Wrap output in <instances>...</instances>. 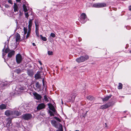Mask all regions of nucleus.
<instances>
[{"label": "nucleus", "instance_id": "obj_1", "mask_svg": "<svg viewBox=\"0 0 131 131\" xmlns=\"http://www.w3.org/2000/svg\"><path fill=\"white\" fill-rule=\"evenodd\" d=\"M89 56L87 55L85 56H81L76 59V61L78 63H81L85 61L86 60L88 59Z\"/></svg>", "mask_w": 131, "mask_h": 131}, {"label": "nucleus", "instance_id": "obj_2", "mask_svg": "<svg viewBox=\"0 0 131 131\" xmlns=\"http://www.w3.org/2000/svg\"><path fill=\"white\" fill-rule=\"evenodd\" d=\"M21 118L25 120H28L31 118L32 116L29 113H26L23 115L21 116Z\"/></svg>", "mask_w": 131, "mask_h": 131}, {"label": "nucleus", "instance_id": "obj_3", "mask_svg": "<svg viewBox=\"0 0 131 131\" xmlns=\"http://www.w3.org/2000/svg\"><path fill=\"white\" fill-rule=\"evenodd\" d=\"M106 6V4L104 3H96L94 4L93 5V7L95 8H101L105 7Z\"/></svg>", "mask_w": 131, "mask_h": 131}, {"label": "nucleus", "instance_id": "obj_4", "mask_svg": "<svg viewBox=\"0 0 131 131\" xmlns=\"http://www.w3.org/2000/svg\"><path fill=\"white\" fill-rule=\"evenodd\" d=\"M87 16L84 13H82L80 17V22L82 23H85L86 21V18Z\"/></svg>", "mask_w": 131, "mask_h": 131}, {"label": "nucleus", "instance_id": "obj_5", "mask_svg": "<svg viewBox=\"0 0 131 131\" xmlns=\"http://www.w3.org/2000/svg\"><path fill=\"white\" fill-rule=\"evenodd\" d=\"M16 60L18 64H19L21 62L22 60V57L20 54H17L16 55Z\"/></svg>", "mask_w": 131, "mask_h": 131}, {"label": "nucleus", "instance_id": "obj_6", "mask_svg": "<svg viewBox=\"0 0 131 131\" xmlns=\"http://www.w3.org/2000/svg\"><path fill=\"white\" fill-rule=\"evenodd\" d=\"M51 124L52 126L56 128H58V125L60 124L57 123V122L55 120H51Z\"/></svg>", "mask_w": 131, "mask_h": 131}, {"label": "nucleus", "instance_id": "obj_7", "mask_svg": "<svg viewBox=\"0 0 131 131\" xmlns=\"http://www.w3.org/2000/svg\"><path fill=\"white\" fill-rule=\"evenodd\" d=\"M33 95L35 96V98L38 100H39L41 99V96L40 95L38 94L36 92H35L33 93Z\"/></svg>", "mask_w": 131, "mask_h": 131}, {"label": "nucleus", "instance_id": "obj_8", "mask_svg": "<svg viewBox=\"0 0 131 131\" xmlns=\"http://www.w3.org/2000/svg\"><path fill=\"white\" fill-rule=\"evenodd\" d=\"M45 105L44 104L41 103L39 104L37 106V108L38 110H41L43 109L45 107Z\"/></svg>", "mask_w": 131, "mask_h": 131}, {"label": "nucleus", "instance_id": "obj_9", "mask_svg": "<svg viewBox=\"0 0 131 131\" xmlns=\"http://www.w3.org/2000/svg\"><path fill=\"white\" fill-rule=\"evenodd\" d=\"M27 73L28 75L31 77L33 76L34 74V73L32 70L29 69H27Z\"/></svg>", "mask_w": 131, "mask_h": 131}, {"label": "nucleus", "instance_id": "obj_10", "mask_svg": "<svg viewBox=\"0 0 131 131\" xmlns=\"http://www.w3.org/2000/svg\"><path fill=\"white\" fill-rule=\"evenodd\" d=\"M12 115L18 116L21 115V113L18 111L13 110L12 111Z\"/></svg>", "mask_w": 131, "mask_h": 131}, {"label": "nucleus", "instance_id": "obj_11", "mask_svg": "<svg viewBox=\"0 0 131 131\" xmlns=\"http://www.w3.org/2000/svg\"><path fill=\"white\" fill-rule=\"evenodd\" d=\"M15 53V51L13 50L10 51L8 54V57L9 58H12L13 56H14Z\"/></svg>", "mask_w": 131, "mask_h": 131}, {"label": "nucleus", "instance_id": "obj_12", "mask_svg": "<svg viewBox=\"0 0 131 131\" xmlns=\"http://www.w3.org/2000/svg\"><path fill=\"white\" fill-rule=\"evenodd\" d=\"M112 96V95H110L109 96H107L104 98H102V101L104 102L107 101Z\"/></svg>", "mask_w": 131, "mask_h": 131}, {"label": "nucleus", "instance_id": "obj_13", "mask_svg": "<svg viewBox=\"0 0 131 131\" xmlns=\"http://www.w3.org/2000/svg\"><path fill=\"white\" fill-rule=\"evenodd\" d=\"M110 106V105L108 103H106L105 105L101 106L100 108L102 109H105L109 107Z\"/></svg>", "mask_w": 131, "mask_h": 131}, {"label": "nucleus", "instance_id": "obj_14", "mask_svg": "<svg viewBox=\"0 0 131 131\" xmlns=\"http://www.w3.org/2000/svg\"><path fill=\"white\" fill-rule=\"evenodd\" d=\"M20 35L17 33L16 36V42H19L20 41Z\"/></svg>", "mask_w": 131, "mask_h": 131}, {"label": "nucleus", "instance_id": "obj_15", "mask_svg": "<svg viewBox=\"0 0 131 131\" xmlns=\"http://www.w3.org/2000/svg\"><path fill=\"white\" fill-rule=\"evenodd\" d=\"M12 111L9 110H7L5 112V115L7 116L12 115Z\"/></svg>", "mask_w": 131, "mask_h": 131}, {"label": "nucleus", "instance_id": "obj_16", "mask_svg": "<svg viewBox=\"0 0 131 131\" xmlns=\"http://www.w3.org/2000/svg\"><path fill=\"white\" fill-rule=\"evenodd\" d=\"M49 109L52 111L53 113H55L56 110L54 106L51 104H48Z\"/></svg>", "mask_w": 131, "mask_h": 131}, {"label": "nucleus", "instance_id": "obj_17", "mask_svg": "<svg viewBox=\"0 0 131 131\" xmlns=\"http://www.w3.org/2000/svg\"><path fill=\"white\" fill-rule=\"evenodd\" d=\"M14 11L15 12H17L19 9L18 6L17 4L15 3H14Z\"/></svg>", "mask_w": 131, "mask_h": 131}, {"label": "nucleus", "instance_id": "obj_18", "mask_svg": "<svg viewBox=\"0 0 131 131\" xmlns=\"http://www.w3.org/2000/svg\"><path fill=\"white\" fill-rule=\"evenodd\" d=\"M40 73V72H38L35 74V77L36 79H38L40 78L41 75Z\"/></svg>", "mask_w": 131, "mask_h": 131}, {"label": "nucleus", "instance_id": "obj_19", "mask_svg": "<svg viewBox=\"0 0 131 131\" xmlns=\"http://www.w3.org/2000/svg\"><path fill=\"white\" fill-rule=\"evenodd\" d=\"M33 20V18L32 19H29L28 22L29 24L28 25V28H30V27H31L32 24V21Z\"/></svg>", "mask_w": 131, "mask_h": 131}, {"label": "nucleus", "instance_id": "obj_20", "mask_svg": "<svg viewBox=\"0 0 131 131\" xmlns=\"http://www.w3.org/2000/svg\"><path fill=\"white\" fill-rule=\"evenodd\" d=\"M36 88L34 89L35 90H37L38 89H40L41 87L40 85L39 82H37L36 84Z\"/></svg>", "mask_w": 131, "mask_h": 131}, {"label": "nucleus", "instance_id": "obj_21", "mask_svg": "<svg viewBox=\"0 0 131 131\" xmlns=\"http://www.w3.org/2000/svg\"><path fill=\"white\" fill-rule=\"evenodd\" d=\"M58 130H57L56 131H63V128L62 127V125L61 124H59V125H58Z\"/></svg>", "mask_w": 131, "mask_h": 131}, {"label": "nucleus", "instance_id": "obj_22", "mask_svg": "<svg viewBox=\"0 0 131 131\" xmlns=\"http://www.w3.org/2000/svg\"><path fill=\"white\" fill-rule=\"evenodd\" d=\"M6 105L4 104H2L0 105V109L1 110L6 109Z\"/></svg>", "mask_w": 131, "mask_h": 131}, {"label": "nucleus", "instance_id": "obj_23", "mask_svg": "<svg viewBox=\"0 0 131 131\" xmlns=\"http://www.w3.org/2000/svg\"><path fill=\"white\" fill-rule=\"evenodd\" d=\"M13 118L14 117H11L7 119V120H8V121L7 124V125H8L9 126L10 125V124L12 122V120Z\"/></svg>", "mask_w": 131, "mask_h": 131}, {"label": "nucleus", "instance_id": "obj_24", "mask_svg": "<svg viewBox=\"0 0 131 131\" xmlns=\"http://www.w3.org/2000/svg\"><path fill=\"white\" fill-rule=\"evenodd\" d=\"M87 99L91 101H93L94 100V98L92 96H89L87 97Z\"/></svg>", "mask_w": 131, "mask_h": 131}, {"label": "nucleus", "instance_id": "obj_25", "mask_svg": "<svg viewBox=\"0 0 131 131\" xmlns=\"http://www.w3.org/2000/svg\"><path fill=\"white\" fill-rule=\"evenodd\" d=\"M76 95L77 94L75 93H72L71 95V99L72 100H74Z\"/></svg>", "mask_w": 131, "mask_h": 131}, {"label": "nucleus", "instance_id": "obj_26", "mask_svg": "<svg viewBox=\"0 0 131 131\" xmlns=\"http://www.w3.org/2000/svg\"><path fill=\"white\" fill-rule=\"evenodd\" d=\"M23 7L24 11L25 12H27L28 9H27V8L26 5L25 4H24L23 5Z\"/></svg>", "mask_w": 131, "mask_h": 131}, {"label": "nucleus", "instance_id": "obj_27", "mask_svg": "<svg viewBox=\"0 0 131 131\" xmlns=\"http://www.w3.org/2000/svg\"><path fill=\"white\" fill-rule=\"evenodd\" d=\"M48 113L50 114V115L51 116H53L54 115V114H55V113H53V112H52L50 110H49L48 111Z\"/></svg>", "mask_w": 131, "mask_h": 131}, {"label": "nucleus", "instance_id": "obj_28", "mask_svg": "<svg viewBox=\"0 0 131 131\" xmlns=\"http://www.w3.org/2000/svg\"><path fill=\"white\" fill-rule=\"evenodd\" d=\"M48 113L50 114V115L51 116H53L54 115V114H55V113H53V112H52L50 110H49L48 111Z\"/></svg>", "mask_w": 131, "mask_h": 131}, {"label": "nucleus", "instance_id": "obj_29", "mask_svg": "<svg viewBox=\"0 0 131 131\" xmlns=\"http://www.w3.org/2000/svg\"><path fill=\"white\" fill-rule=\"evenodd\" d=\"M40 36L41 38V39L44 41H46L47 40L46 38L45 37H43L42 35H40Z\"/></svg>", "mask_w": 131, "mask_h": 131}, {"label": "nucleus", "instance_id": "obj_30", "mask_svg": "<svg viewBox=\"0 0 131 131\" xmlns=\"http://www.w3.org/2000/svg\"><path fill=\"white\" fill-rule=\"evenodd\" d=\"M122 88V84L121 83H119V85L118 86V89H121Z\"/></svg>", "mask_w": 131, "mask_h": 131}, {"label": "nucleus", "instance_id": "obj_31", "mask_svg": "<svg viewBox=\"0 0 131 131\" xmlns=\"http://www.w3.org/2000/svg\"><path fill=\"white\" fill-rule=\"evenodd\" d=\"M35 24L36 27V30H39V25L36 24V21H35Z\"/></svg>", "mask_w": 131, "mask_h": 131}, {"label": "nucleus", "instance_id": "obj_32", "mask_svg": "<svg viewBox=\"0 0 131 131\" xmlns=\"http://www.w3.org/2000/svg\"><path fill=\"white\" fill-rule=\"evenodd\" d=\"M30 34L27 33L26 37L25 38V37H24V40L27 39L29 36Z\"/></svg>", "mask_w": 131, "mask_h": 131}, {"label": "nucleus", "instance_id": "obj_33", "mask_svg": "<svg viewBox=\"0 0 131 131\" xmlns=\"http://www.w3.org/2000/svg\"><path fill=\"white\" fill-rule=\"evenodd\" d=\"M9 83H8L7 82H6L5 83H3L2 84V85H3V86H6L7 85H8Z\"/></svg>", "mask_w": 131, "mask_h": 131}, {"label": "nucleus", "instance_id": "obj_34", "mask_svg": "<svg viewBox=\"0 0 131 131\" xmlns=\"http://www.w3.org/2000/svg\"><path fill=\"white\" fill-rule=\"evenodd\" d=\"M10 51V49L9 48H6L5 50V52L6 53H7Z\"/></svg>", "mask_w": 131, "mask_h": 131}, {"label": "nucleus", "instance_id": "obj_35", "mask_svg": "<svg viewBox=\"0 0 131 131\" xmlns=\"http://www.w3.org/2000/svg\"><path fill=\"white\" fill-rule=\"evenodd\" d=\"M15 72L17 73H19L20 72V70L19 69H17L15 70Z\"/></svg>", "mask_w": 131, "mask_h": 131}, {"label": "nucleus", "instance_id": "obj_36", "mask_svg": "<svg viewBox=\"0 0 131 131\" xmlns=\"http://www.w3.org/2000/svg\"><path fill=\"white\" fill-rule=\"evenodd\" d=\"M44 99L46 101L48 102V99L46 95H45L44 96Z\"/></svg>", "mask_w": 131, "mask_h": 131}, {"label": "nucleus", "instance_id": "obj_37", "mask_svg": "<svg viewBox=\"0 0 131 131\" xmlns=\"http://www.w3.org/2000/svg\"><path fill=\"white\" fill-rule=\"evenodd\" d=\"M48 55H51L53 54V52L52 51H48Z\"/></svg>", "mask_w": 131, "mask_h": 131}, {"label": "nucleus", "instance_id": "obj_38", "mask_svg": "<svg viewBox=\"0 0 131 131\" xmlns=\"http://www.w3.org/2000/svg\"><path fill=\"white\" fill-rule=\"evenodd\" d=\"M25 17L27 18H28V17H29V15L28 14V13H25Z\"/></svg>", "mask_w": 131, "mask_h": 131}, {"label": "nucleus", "instance_id": "obj_39", "mask_svg": "<svg viewBox=\"0 0 131 131\" xmlns=\"http://www.w3.org/2000/svg\"><path fill=\"white\" fill-rule=\"evenodd\" d=\"M50 36L53 38H54L55 37V34L53 33H51L50 34Z\"/></svg>", "mask_w": 131, "mask_h": 131}, {"label": "nucleus", "instance_id": "obj_40", "mask_svg": "<svg viewBox=\"0 0 131 131\" xmlns=\"http://www.w3.org/2000/svg\"><path fill=\"white\" fill-rule=\"evenodd\" d=\"M36 34L38 37H39V34L38 32V30H36L35 31Z\"/></svg>", "mask_w": 131, "mask_h": 131}, {"label": "nucleus", "instance_id": "obj_41", "mask_svg": "<svg viewBox=\"0 0 131 131\" xmlns=\"http://www.w3.org/2000/svg\"><path fill=\"white\" fill-rule=\"evenodd\" d=\"M91 5V4L90 3H86V6L87 7H90Z\"/></svg>", "mask_w": 131, "mask_h": 131}, {"label": "nucleus", "instance_id": "obj_42", "mask_svg": "<svg viewBox=\"0 0 131 131\" xmlns=\"http://www.w3.org/2000/svg\"><path fill=\"white\" fill-rule=\"evenodd\" d=\"M26 67H28V68H32L31 65L30 64H29L28 65L26 66Z\"/></svg>", "mask_w": 131, "mask_h": 131}, {"label": "nucleus", "instance_id": "obj_43", "mask_svg": "<svg viewBox=\"0 0 131 131\" xmlns=\"http://www.w3.org/2000/svg\"><path fill=\"white\" fill-rule=\"evenodd\" d=\"M31 28L30 27V28H28V31L27 33L30 34L31 32Z\"/></svg>", "mask_w": 131, "mask_h": 131}, {"label": "nucleus", "instance_id": "obj_44", "mask_svg": "<svg viewBox=\"0 0 131 131\" xmlns=\"http://www.w3.org/2000/svg\"><path fill=\"white\" fill-rule=\"evenodd\" d=\"M24 32H27V27H24Z\"/></svg>", "mask_w": 131, "mask_h": 131}, {"label": "nucleus", "instance_id": "obj_45", "mask_svg": "<svg viewBox=\"0 0 131 131\" xmlns=\"http://www.w3.org/2000/svg\"><path fill=\"white\" fill-rule=\"evenodd\" d=\"M59 122H61V120L58 117L57 118V119H56Z\"/></svg>", "mask_w": 131, "mask_h": 131}, {"label": "nucleus", "instance_id": "obj_46", "mask_svg": "<svg viewBox=\"0 0 131 131\" xmlns=\"http://www.w3.org/2000/svg\"><path fill=\"white\" fill-rule=\"evenodd\" d=\"M8 2L9 3L11 4H12V2L11 0H8Z\"/></svg>", "mask_w": 131, "mask_h": 131}, {"label": "nucleus", "instance_id": "obj_47", "mask_svg": "<svg viewBox=\"0 0 131 131\" xmlns=\"http://www.w3.org/2000/svg\"><path fill=\"white\" fill-rule=\"evenodd\" d=\"M38 62L41 65L42 64V63L40 61H39Z\"/></svg>", "mask_w": 131, "mask_h": 131}, {"label": "nucleus", "instance_id": "obj_48", "mask_svg": "<svg viewBox=\"0 0 131 131\" xmlns=\"http://www.w3.org/2000/svg\"><path fill=\"white\" fill-rule=\"evenodd\" d=\"M16 2L20 3L21 0H16Z\"/></svg>", "mask_w": 131, "mask_h": 131}, {"label": "nucleus", "instance_id": "obj_49", "mask_svg": "<svg viewBox=\"0 0 131 131\" xmlns=\"http://www.w3.org/2000/svg\"><path fill=\"white\" fill-rule=\"evenodd\" d=\"M129 10L131 11V6H129Z\"/></svg>", "mask_w": 131, "mask_h": 131}, {"label": "nucleus", "instance_id": "obj_50", "mask_svg": "<svg viewBox=\"0 0 131 131\" xmlns=\"http://www.w3.org/2000/svg\"><path fill=\"white\" fill-rule=\"evenodd\" d=\"M32 45L33 46H35L36 45L35 43H32Z\"/></svg>", "mask_w": 131, "mask_h": 131}, {"label": "nucleus", "instance_id": "obj_51", "mask_svg": "<svg viewBox=\"0 0 131 131\" xmlns=\"http://www.w3.org/2000/svg\"><path fill=\"white\" fill-rule=\"evenodd\" d=\"M27 33V32H24V35H25Z\"/></svg>", "mask_w": 131, "mask_h": 131}, {"label": "nucleus", "instance_id": "obj_52", "mask_svg": "<svg viewBox=\"0 0 131 131\" xmlns=\"http://www.w3.org/2000/svg\"><path fill=\"white\" fill-rule=\"evenodd\" d=\"M42 81L43 84V85H44V80H43H43H42Z\"/></svg>", "mask_w": 131, "mask_h": 131}, {"label": "nucleus", "instance_id": "obj_53", "mask_svg": "<svg viewBox=\"0 0 131 131\" xmlns=\"http://www.w3.org/2000/svg\"><path fill=\"white\" fill-rule=\"evenodd\" d=\"M105 126L106 127H107V124H106V123H105Z\"/></svg>", "mask_w": 131, "mask_h": 131}, {"label": "nucleus", "instance_id": "obj_54", "mask_svg": "<svg viewBox=\"0 0 131 131\" xmlns=\"http://www.w3.org/2000/svg\"><path fill=\"white\" fill-rule=\"evenodd\" d=\"M56 119H57V118L58 117H54Z\"/></svg>", "mask_w": 131, "mask_h": 131}, {"label": "nucleus", "instance_id": "obj_55", "mask_svg": "<svg viewBox=\"0 0 131 131\" xmlns=\"http://www.w3.org/2000/svg\"><path fill=\"white\" fill-rule=\"evenodd\" d=\"M129 52L130 53H131V50H130L129 51Z\"/></svg>", "mask_w": 131, "mask_h": 131}, {"label": "nucleus", "instance_id": "obj_56", "mask_svg": "<svg viewBox=\"0 0 131 131\" xmlns=\"http://www.w3.org/2000/svg\"><path fill=\"white\" fill-rule=\"evenodd\" d=\"M62 104H63V101H62Z\"/></svg>", "mask_w": 131, "mask_h": 131}, {"label": "nucleus", "instance_id": "obj_57", "mask_svg": "<svg viewBox=\"0 0 131 131\" xmlns=\"http://www.w3.org/2000/svg\"><path fill=\"white\" fill-rule=\"evenodd\" d=\"M41 69H43V68H42V67H41Z\"/></svg>", "mask_w": 131, "mask_h": 131}, {"label": "nucleus", "instance_id": "obj_58", "mask_svg": "<svg viewBox=\"0 0 131 131\" xmlns=\"http://www.w3.org/2000/svg\"><path fill=\"white\" fill-rule=\"evenodd\" d=\"M75 131H79V130H75Z\"/></svg>", "mask_w": 131, "mask_h": 131}, {"label": "nucleus", "instance_id": "obj_59", "mask_svg": "<svg viewBox=\"0 0 131 131\" xmlns=\"http://www.w3.org/2000/svg\"><path fill=\"white\" fill-rule=\"evenodd\" d=\"M5 48V46H4V49Z\"/></svg>", "mask_w": 131, "mask_h": 131}, {"label": "nucleus", "instance_id": "obj_60", "mask_svg": "<svg viewBox=\"0 0 131 131\" xmlns=\"http://www.w3.org/2000/svg\"><path fill=\"white\" fill-rule=\"evenodd\" d=\"M9 40H7L8 41H9Z\"/></svg>", "mask_w": 131, "mask_h": 131}, {"label": "nucleus", "instance_id": "obj_61", "mask_svg": "<svg viewBox=\"0 0 131 131\" xmlns=\"http://www.w3.org/2000/svg\"><path fill=\"white\" fill-rule=\"evenodd\" d=\"M124 112H125V113H126V111H124Z\"/></svg>", "mask_w": 131, "mask_h": 131}, {"label": "nucleus", "instance_id": "obj_62", "mask_svg": "<svg viewBox=\"0 0 131 131\" xmlns=\"http://www.w3.org/2000/svg\"><path fill=\"white\" fill-rule=\"evenodd\" d=\"M6 43H5V45H6Z\"/></svg>", "mask_w": 131, "mask_h": 131}, {"label": "nucleus", "instance_id": "obj_63", "mask_svg": "<svg viewBox=\"0 0 131 131\" xmlns=\"http://www.w3.org/2000/svg\"><path fill=\"white\" fill-rule=\"evenodd\" d=\"M70 131H71V130H70Z\"/></svg>", "mask_w": 131, "mask_h": 131}]
</instances>
